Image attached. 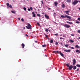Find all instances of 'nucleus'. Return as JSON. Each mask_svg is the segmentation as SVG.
Instances as JSON below:
<instances>
[{"label": "nucleus", "mask_w": 80, "mask_h": 80, "mask_svg": "<svg viewBox=\"0 0 80 80\" xmlns=\"http://www.w3.org/2000/svg\"><path fill=\"white\" fill-rule=\"evenodd\" d=\"M61 17L63 18H69V19L71 18V17H70V16L67 15H66L65 16L62 15L61 16Z\"/></svg>", "instance_id": "obj_1"}, {"label": "nucleus", "mask_w": 80, "mask_h": 80, "mask_svg": "<svg viewBox=\"0 0 80 80\" xmlns=\"http://www.w3.org/2000/svg\"><path fill=\"white\" fill-rule=\"evenodd\" d=\"M28 26H26V28L27 29H32V27H31V25H30V23H28Z\"/></svg>", "instance_id": "obj_2"}, {"label": "nucleus", "mask_w": 80, "mask_h": 80, "mask_svg": "<svg viewBox=\"0 0 80 80\" xmlns=\"http://www.w3.org/2000/svg\"><path fill=\"white\" fill-rule=\"evenodd\" d=\"M79 2V1L75 0L74 2L72 3V4L74 5H77L78 3Z\"/></svg>", "instance_id": "obj_3"}, {"label": "nucleus", "mask_w": 80, "mask_h": 80, "mask_svg": "<svg viewBox=\"0 0 80 80\" xmlns=\"http://www.w3.org/2000/svg\"><path fill=\"white\" fill-rule=\"evenodd\" d=\"M64 26L65 28H70V26L68 24H65L64 25Z\"/></svg>", "instance_id": "obj_4"}, {"label": "nucleus", "mask_w": 80, "mask_h": 80, "mask_svg": "<svg viewBox=\"0 0 80 80\" xmlns=\"http://www.w3.org/2000/svg\"><path fill=\"white\" fill-rule=\"evenodd\" d=\"M74 67L72 65H71L69 67V70H71L72 68H73Z\"/></svg>", "instance_id": "obj_5"}, {"label": "nucleus", "mask_w": 80, "mask_h": 80, "mask_svg": "<svg viewBox=\"0 0 80 80\" xmlns=\"http://www.w3.org/2000/svg\"><path fill=\"white\" fill-rule=\"evenodd\" d=\"M72 62H73V64L75 65L76 63V60H75V59H74L73 60H72Z\"/></svg>", "instance_id": "obj_6"}, {"label": "nucleus", "mask_w": 80, "mask_h": 80, "mask_svg": "<svg viewBox=\"0 0 80 80\" xmlns=\"http://www.w3.org/2000/svg\"><path fill=\"white\" fill-rule=\"evenodd\" d=\"M44 16L47 19H49V16H48L46 14H45Z\"/></svg>", "instance_id": "obj_7"}, {"label": "nucleus", "mask_w": 80, "mask_h": 80, "mask_svg": "<svg viewBox=\"0 0 80 80\" xmlns=\"http://www.w3.org/2000/svg\"><path fill=\"white\" fill-rule=\"evenodd\" d=\"M64 52H70V51H71L70 49H68L67 50H64Z\"/></svg>", "instance_id": "obj_8"}, {"label": "nucleus", "mask_w": 80, "mask_h": 80, "mask_svg": "<svg viewBox=\"0 0 80 80\" xmlns=\"http://www.w3.org/2000/svg\"><path fill=\"white\" fill-rule=\"evenodd\" d=\"M64 12L65 13H66V14H67V15H69V13H69L70 12V11H65Z\"/></svg>", "instance_id": "obj_9"}, {"label": "nucleus", "mask_w": 80, "mask_h": 80, "mask_svg": "<svg viewBox=\"0 0 80 80\" xmlns=\"http://www.w3.org/2000/svg\"><path fill=\"white\" fill-rule=\"evenodd\" d=\"M54 4H55V6H56V7H57V5H58V2H54Z\"/></svg>", "instance_id": "obj_10"}, {"label": "nucleus", "mask_w": 80, "mask_h": 80, "mask_svg": "<svg viewBox=\"0 0 80 80\" xmlns=\"http://www.w3.org/2000/svg\"><path fill=\"white\" fill-rule=\"evenodd\" d=\"M32 15H33V17H36L35 14V13L34 12H32Z\"/></svg>", "instance_id": "obj_11"}, {"label": "nucleus", "mask_w": 80, "mask_h": 80, "mask_svg": "<svg viewBox=\"0 0 80 80\" xmlns=\"http://www.w3.org/2000/svg\"><path fill=\"white\" fill-rule=\"evenodd\" d=\"M21 46L22 47V48H23L24 47H25V44H23V43H22L21 45Z\"/></svg>", "instance_id": "obj_12"}, {"label": "nucleus", "mask_w": 80, "mask_h": 80, "mask_svg": "<svg viewBox=\"0 0 80 80\" xmlns=\"http://www.w3.org/2000/svg\"><path fill=\"white\" fill-rule=\"evenodd\" d=\"M66 22L67 23H69V24H73V22H69L68 21H67Z\"/></svg>", "instance_id": "obj_13"}, {"label": "nucleus", "mask_w": 80, "mask_h": 80, "mask_svg": "<svg viewBox=\"0 0 80 80\" xmlns=\"http://www.w3.org/2000/svg\"><path fill=\"white\" fill-rule=\"evenodd\" d=\"M76 53H80V50H76Z\"/></svg>", "instance_id": "obj_14"}, {"label": "nucleus", "mask_w": 80, "mask_h": 80, "mask_svg": "<svg viewBox=\"0 0 80 80\" xmlns=\"http://www.w3.org/2000/svg\"><path fill=\"white\" fill-rule=\"evenodd\" d=\"M60 54L61 55V56H62L63 57H64V55H63V54L62 53V52H60Z\"/></svg>", "instance_id": "obj_15"}, {"label": "nucleus", "mask_w": 80, "mask_h": 80, "mask_svg": "<svg viewBox=\"0 0 80 80\" xmlns=\"http://www.w3.org/2000/svg\"><path fill=\"white\" fill-rule=\"evenodd\" d=\"M11 12H12V13H14V14H15L16 13V11H11Z\"/></svg>", "instance_id": "obj_16"}, {"label": "nucleus", "mask_w": 80, "mask_h": 80, "mask_svg": "<svg viewBox=\"0 0 80 80\" xmlns=\"http://www.w3.org/2000/svg\"><path fill=\"white\" fill-rule=\"evenodd\" d=\"M76 48H80V46H79L78 45H76L75 46Z\"/></svg>", "instance_id": "obj_17"}, {"label": "nucleus", "mask_w": 80, "mask_h": 80, "mask_svg": "<svg viewBox=\"0 0 80 80\" xmlns=\"http://www.w3.org/2000/svg\"><path fill=\"white\" fill-rule=\"evenodd\" d=\"M70 42H71V43H73L74 42V41L72 40V39H70L69 40Z\"/></svg>", "instance_id": "obj_18"}, {"label": "nucleus", "mask_w": 80, "mask_h": 80, "mask_svg": "<svg viewBox=\"0 0 80 80\" xmlns=\"http://www.w3.org/2000/svg\"><path fill=\"white\" fill-rule=\"evenodd\" d=\"M50 43H53V41L52 40H51L50 41Z\"/></svg>", "instance_id": "obj_19"}, {"label": "nucleus", "mask_w": 80, "mask_h": 80, "mask_svg": "<svg viewBox=\"0 0 80 80\" xmlns=\"http://www.w3.org/2000/svg\"><path fill=\"white\" fill-rule=\"evenodd\" d=\"M62 8H65V5H64V4H63L62 5Z\"/></svg>", "instance_id": "obj_20"}, {"label": "nucleus", "mask_w": 80, "mask_h": 80, "mask_svg": "<svg viewBox=\"0 0 80 80\" xmlns=\"http://www.w3.org/2000/svg\"><path fill=\"white\" fill-rule=\"evenodd\" d=\"M46 46H47V45H45V44L43 45L42 46V47H45Z\"/></svg>", "instance_id": "obj_21"}, {"label": "nucleus", "mask_w": 80, "mask_h": 80, "mask_svg": "<svg viewBox=\"0 0 80 80\" xmlns=\"http://www.w3.org/2000/svg\"><path fill=\"white\" fill-rule=\"evenodd\" d=\"M71 2V0H67V2L70 3Z\"/></svg>", "instance_id": "obj_22"}, {"label": "nucleus", "mask_w": 80, "mask_h": 80, "mask_svg": "<svg viewBox=\"0 0 80 80\" xmlns=\"http://www.w3.org/2000/svg\"><path fill=\"white\" fill-rule=\"evenodd\" d=\"M73 70H75V69H77V67L76 66H74V68H73Z\"/></svg>", "instance_id": "obj_23"}, {"label": "nucleus", "mask_w": 80, "mask_h": 80, "mask_svg": "<svg viewBox=\"0 0 80 80\" xmlns=\"http://www.w3.org/2000/svg\"><path fill=\"white\" fill-rule=\"evenodd\" d=\"M76 66L78 67H80V64H77Z\"/></svg>", "instance_id": "obj_24"}, {"label": "nucleus", "mask_w": 80, "mask_h": 80, "mask_svg": "<svg viewBox=\"0 0 80 80\" xmlns=\"http://www.w3.org/2000/svg\"><path fill=\"white\" fill-rule=\"evenodd\" d=\"M76 23H80V22H79L78 21H77L76 22Z\"/></svg>", "instance_id": "obj_25"}, {"label": "nucleus", "mask_w": 80, "mask_h": 80, "mask_svg": "<svg viewBox=\"0 0 80 80\" xmlns=\"http://www.w3.org/2000/svg\"><path fill=\"white\" fill-rule=\"evenodd\" d=\"M45 36L46 37V38H48V39H49V38H48V35H46Z\"/></svg>", "instance_id": "obj_26"}, {"label": "nucleus", "mask_w": 80, "mask_h": 80, "mask_svg": "<svg viewBox=\"0 0 80 80\" xmlns=\"http://www.w3.org/2000/svg\"><path fill=\"white\" fill-rule=\"evenodd\" d=\"M64 45H65V46L66 47H68V45H65L64 44Z\"/></svg>", "instance_id": "obj_27"}, {"label": "nucleus", "mask_w": 80, "mask_h": 80, "mask_svg": "<svg viewBox=\"0 0 80 80\" xmlns=\"http://www.w3.org/2000/svg\"><path fill=\"white\" fill-rule=\"evenodd\" d=\"M54 53H58V51H54Z\"/></svg>", "instance_id": "obj_28"}, {"label": "nucleus", "mask_w": 80, "mask_h": 80, "mask_svg": "<svg viewBox=\"0 0 80 80\" xmlns=\"http://www.w3.org/2000/svg\"><path fill=\"white\" fill-rule=\"evenodd\" d=\"M23 9L25 11H26V10H27V8H26L25 7Z\"/></svg>", "instance_id": "obj_29"}, {"label": "nucleus", "mask_w": 80, "mask_h": 80, "mask_svg": "<svg viewBox=\"0 0 80 80\" xmlns=\"http://www.w3.org/2000/svg\"><path fill=\"white\" fill-rule=\"evenodd\" d=\"M30 9L31 10H33V8L32 7H30Z\"/></svg>", "instance_id": "obj_30"}, {"label": "nucleus", "mask_w": 80, "mask_h": 80, "mask_svg": "<svg viewBox=\"0 0 80 80\" xmlns=\"http://www.w3.org/2000/svg\"><path fill=\"white\" fill-rule=\"evenodd\" d=\"M21 21H22V22H24V19H23V18H22L21 19Z\"/></svg>", "instance_id": "obj_31"}, {"label": "nucleus", "mask_w": 80, "mask_h": 80, "mask_svg": "<svg viewBox=\"0 0 80 80\" xmlns=\"http://www.w3.org/2000/svg\"><path fill=\"white\" fill-rule=\"evenodd\" d=\"M6 5L7 6H9V3H8L7 2L6 4Z\"/></svg>", "instance_id": "obj_32"}, {"label": "nucleus", "mask_w": 80, "mask_h": 80, "mask_svg": "<svg viewBox=\"0 0 80 80\" xmlns=\"http://www.w3.org/2000/svg\"><path fill=\"white\" fill-rule=\"evenodd\" d=\"M9 7L10 8H12V5H10L9 6Z\"/></svg>", "instance_id": "obj_33"}, {"label": "nucleus", "mask_w": 80, "mask_h": 80, "mask_svg": "<svg viewBox=\"0 0 80 80\" xmlns=\"http://www.w3.org/2000/svg\"><path fill=\"white\" fill-rule=\"evenodd\" d=\"M77 32L79 33H80V30H78Z\"/></svg>", "instance_id": "obj_34"}, {"label": "nucleus", "mask_w": 80, "mask_h": 80, "mask_svg": "<svg viewBox=\"0 0 80 80\" xmlns=\"http://www.w3.org/2000/svg\"><path fill=\"white\" fill-rule=\"evenodd\" d=\"M66 65L68 67H69V65L67 64H66Z\"/></svg>", "instance_id": "obj_35"}, {"label": "nucleus", "mask_w": 80, "mask_h": 80, "mask_svg": "<svg viewBox=\"0 0 80 80\" xmlns=\"http://www.w3.org/2000/svg\"><path fill=\"white\" fill-rule=\"evenodd\" d=\"M56 45H57L58 44V42H56L55 43Z\"/></svg>", "instance_id": "obj_36"}, {"label": "nucleus", "mask_w": 80, "mask_h": 80, "mask_svg": "<svg viewBox=\"0 0 80 80\" xmlns=\"http://www.w3.org/2000/svg\"><path fill=\"white\" fill-rule=\"evenodd\" d=\"M60 52H61L58 51V53H60Z\"/></svg>", "instance_id": "obj_37"}, {"label": "nucleus", "mask_w": 80, "mask_h": 80, "mask_svg": "<svg viewBox=\"0 0 80 80\" xmlns=\"http://www.w3.org/2000/svg\"><path fill=\"white\" fill-rule=\"evenodd\" d=\"M37 16H38V17H40V14H37Z\"/></svg>", "instance_id": "obj_38"}, {"label": "nucleus", "mask_w": 80, "mask_h": 80, "mask_svg": "<svg viewBox=\"0 0 80 80\" xmlns=\"http://www.w3.org/2000/svg\"><path fill=\"white\" fill-rule=\"evenodd\" d=\"M46 32H48V29H47L46 30H45Z\"/></svg>", "instance_id": "obj_39"}, {"label": "nucleus", "mask_w": 80, "mask_h": 80, "mask_svg": "<svg viewBox=\"0 0 80 80\" xmlns=\"http://www.w3.org/2000/svg\"><path fill=\"white\" fill-rule=\"evenodd\" d=\"M70 48H71V49H74V48L73 47H71Z\"/></svg>", "instance_id": "obj_40"}, {"label": "nucleus", "mask_w": 80, "mask_h": 80, "mask_svg": "<svg viewBox=\"0 0 80 80\" xmlns=\"http://www.w3.org/2000/svg\"><path fill=\"white\" fill-rule=\"evenodd\" d=\"M41 2H42V4H43V1H41Z\"/></svg>", "instance_id": "obj_41"}, {"label": "nucleus", "mask_w": 80, "mask_h": 80, "mask_svg": "<svg viewBox=\"0 0 80 80\" xmlns=\"http://www.w3.org/2000/svg\"><path fill=\"white\" fill-rule=\"evenodd\" d=\"M37 24L38 25V26H40V23H39L38 22Z\"/></svg>", "instance_id": "obj_42"}, {"label": "nucleus", "mask_w": 80, "mask_h": 80, "mask_svg": "<svg viewBox=\"0 0 80 80\" xmlns=\"http://www.w3.org/2000/svg\"><path fill=\"white\" fill-rule=\"evenodd\" d=\"M60 44H61V45H63V43H62V42H61L60 43Z\"/></svg>", "instance_id": "obj_43"}, {"label": "nucleus", "mask_w": 80, "mask_h": 80, "mask_svg": "<svg viewBox=\"0 0 80 80\" xmlns=\"http://www.w3.org/2000/svg\"><path fill=\"white\" fill-rule=\"evenodd\" d=\"M28 11H30V9L29 8H28Z\"/></svg>", "instance_id": "obj_44"}, {"label": "nucleus", "mask_w": 80, "mask_h": 80, "mask_svg": "<svg viewBox=\"0 0 80 80\" xmlns=\"http://www.w3.org/2000/svg\"><path fill=\"white\" fill-rule=\"evenodd\" d=\"M55 35H56V36H58V34H55Z\"/></svg>", "instance_id": "obj_45"}, {"label": "nucleus", "mask_w": 80, "mask_h": 80, "mask_svg": "<svg viewBox=\"0 0 80 80\" xmlns=\"http://www.w3.org/2000/svg\"><path fill=\"white\" fill-rule=\"evenodd\" d=\"M77 71H79V69L78 68L77 70H76Z\"/></svg>", "instance_id": "obj_46"}, {"label": "nucleus", "mask_w": 80, "mask_h": 80, "mask_svg": "<svg viewBox=\"0 0 80 80\" xmlns=\"http://www.w3.org/2000/svg\"><path fill=\"white\" fill-rule=\"evenodd\" d=\"M78 20H80V18H78Z\"/></svg>", "instance_id": "obj_47"}, {"label": "nucleus", "mask_w": 80, "mask_h": 80, "mask_svg": "<svg viewBox=\"0 0 80 80\" xmlns=\"http://www.w3.org/2000/svg\"><path fill=\"white\" fill-rule=\"evenodd\" d=\"M71 36L74 37V34H71Z\"/></svg>", "instance_id": "obj_48"}, {"label": "nucleus", "mask_w": 80, "mask_h": 80, "mask_svg": "<svg viewBox=\"0 0 80 80\" xmlns=\"http://www.w3.org/2000/svg\"><path fill=\"white\" fill-rule=\"evenodd\" d=\"M18 20H20V18H18Z\"/></svg>", "instance_id": "obj_49"}, {"label": "nucleus", "mask_w": 80, "mask_h": 80, "mask_svg": "<svg viewBox=\"0 0 80 80\" xmlns=\"http://www.w3.org/2000/svg\"><path fill=\"white\" fill-rule=\"evenodd\" d=\"M25 35H26V37H28V35H27V34H26Z\"/></svg>", "instance_id": "obj_50"}, {"label": "nucleus", "mask_w": 80, "mask_h": 80, "mask_svg": "<svg viewBox=\"0 0 80 80\" xmlns=\"http://www.w3.org/2000/svg\"><path fill=\"white\" fill-rule=\"evenodd\" d=\"M60 39H64V38H60Z\"/></svg>", "instance_id": "obj_51"}, {"label": "nucleus", "mask_w": 80, "mask_h": 80, "mask_svg": "<svg viewBox=\"0 0 80 80\" xmlns=\"http://www.w3.org/2000/svg\"><path fill=\"white\" fill-rule=\"evenodd\" d=\"M48 10H50L51 8H48Z\"/></svg>", "instance_id": "obj_52"}, {"label": "nucleus", "mask_w": 80, "mask_h": 80, "mask_svg": "<svg viewBox=\"0 0 80 80\" xmlns=\"http://www.w3.org/2000/svg\"><path fill=\"white\" fill-rule=\"evenodd\" d=\"M35 43H37V41H35Z\"/></svg>", "instance_id": "obj_53"}, {"label": "nucleus", "mask_w": 80, "mask_h": 80, "mask_svg": "<svg viewBox=\"0 0 80 80\" xmlns=\"http://www.w3.org/2000/svg\"><path fill=\"white\" fill-rule=\"evenodd\" d=\"M54 14L55 15H56V13L55 12H54Z\"/></svg>", "instance_id": "obj_54"}, {"label": "nucleus", "mask_w": 80, "mask_h": 80, "mask_svg": "<svg viewBox=\"0 0 80 80\" xmlns=\"http://www.w3.org/2000/svg\"><path fill=\"white\" fill-rule=\"evenodd\" d=\"M24 29H25V28L24 27Z\"/></svg>", "instance_id": "obj_55"}, {"label": "nucleus", "mask_w": 80, "mask_h": 80, "mask_svg": "<svg viewBox=\"0 0 80 80\" xmlns=\"http://www.w3.org/2000/svg\"><path fill=\"white\" fill-rule=\"evenodd\" d=\"M79 10H80V8H79Z\"/></svg>", "instance_id": "obj_56"}, {"label": "nucleus", "mask_w": 80, "mask_h": 80, "mask_svg": "<svg viewBox=\"0 0 80 80\" xmlns=\"http://www.w3.org/2000/svg\"><path fill=\"white\" fill-rule=\"evenodd\" d=\"M45 55L46 57H47V55Z\"/></svg>", "instance_id": "obj_57"}, {"label": "nucleus", "mask_w": 80, "mask_h": 80, "mask_svg": "<svg viewBox=\"0 0 80 80\" xmlns=\"http://www.w3.org/2000/svg\"><path fill=\"white\" fill-rule=\"evenodd\" d=\"M42 14H44V13H42Z\"/></svg>", "instance_id": "obj_58"}, {"label": "nucleus", "mask_w": 80, "mask_h": 80, "mask_svg": "<svg viewBox=\"0 0 80 80\" xmlns=\"http://www.w3.org/2000/svg\"><path fill=\"white\" fill-rule=\"evenodd\" d=\"M79 1V2H80V1Z\"/></svg>", "instance_id": "obj_59"}, {"label": "nucleus", "mask_w": 80, "mask_h": 80, "mask_svg": "<svg viewBox=\"0 0 80 80\" xmlns=\"http://www.w3.org/2000/svg\"><path fill=\"white\" fill-rule=\"evenodd\" d=\"M7 7H8V6Z\"/></svg>", "instance_id": "obj_60"}, {"label": "nucleus", "mask_w": 80, "mask_h": 80, "mask_svg": "<svg viewBox=\"0 0 80 80\" xmlns=\"http://www.w3.org/2000/svg\"><path fill=\"white\" fill-rule=\"evenodd\" d=\"M53 12H55V11H54V10H53Z\"/></svg>", "instance_id": "obj_61"}, {"label": "nucleus", "mask_w": 80, "mask_h": 80, "mask_svg": "<svg viewBox=\"0 0 80 80\" xmlns=\"http://www.w3.org/2000/svg\"><path fill=\"white\" fill-rule=\"evenodd\" d=\"M27 0V1H28V0Z\"/></svg>", "instance_id": "obj_62"}, {"label": "nucleus", "mask_w": 80, "mask_h": 80, "mask_svg": "<svg viewBox=\"0 0 80 80\" xmlns=\"http://www.w3.org/2000/svg\"><path fill=\"white\" fill-rule=\"evenodd\" d=\"M17 76H18V75H16Z\"/></svg>", "instance_id": "obj_63"}]
</instances>
